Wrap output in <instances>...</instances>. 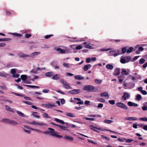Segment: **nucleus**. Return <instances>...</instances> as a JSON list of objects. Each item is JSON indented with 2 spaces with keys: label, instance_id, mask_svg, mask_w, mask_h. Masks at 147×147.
Listing matches in <instances>:
<instances>
[{
  "label": "nucleus",
  "instance_id": "63",
  "mask_svg": "<svg viewBox=\"0 0 147 147\" xmlns=\"http://www.w3.org/2000/svg\"><path fill=\"white\" fill-rule=\"evenodd\" d=\"M13 76L15 78H18L19 77L20 75L18 74H14L13 75Z\"/></svg>",
  "mask_w": 147,
  "mask_h": 147
},
{
  "label": "nucleus",
  "instance_id": "59",
  "mask_svg": "<svg viewBox=\"0 0 147 147\" xmlns=\"http://www.w3.org/2000/svg\"><path fill=\"white\" fill-rule=\"evenodd\" d=\"M76 104H78L83 105L84 104V102L83 100L79 101V102H76Z\"/></svg>",
  "mask_w": 147,
  "mask_h": 147
},
{
  "label": "nucleus",
  "instance_id": "31",
  "mask_svg": "<svg viewBox=\"0 0 147 147\" xmlns=\"http://www.w3.org/2000/svg\"><path fill=\"white\" fill-rule=\"evenodd\" d=\"M28 55L25 54L24 53H22L20 54V57H27L28 56Z\"/></svg>",
  "mask_w": 147,
  "mask_h": 147
},
{
  "label": "nucleus",
  "instance_id": "41",
  "mask_svg": "<svg viewBox=\"0 0 147 147\" xmlns=\"http://www.w3.org/2000/svg\"><path fill=\"white\" fill-rule=\"evenodd\" d=\"M90 128H91V129L92 130H93L94 131H96V129H97V128H96V127H95L93 126H90ZM98 129L100 130H101V128H99Z\"/></svg>",
  "mask_w": 147,
  "mask_h": 147
},
{
  "label": "nucleus",
  "instance_id": "54",
  "mask_svg": "<svg viewBox=\"0 0 147 147\" xmlns=\"http://www.w3.org/2000/svg\"><path fill=\"white\" fill-rule=\"evenodd\" d=\"M61 102L62 105L64 104L65 102V101L63 98H61Z\"/></svg>",
  "mask_w": 147,
  "mask_h": 147
},
{
  "label": "nucleus",
  "instance_id": "42",
  "mask_svg": "<svg viewBox=\"0 0 147 147\" xmlns=\"http://www.w3.org/2000/svg\"><path fill=\"white\" fill-rule=\"evenodd\" d=\"M142 97L140 94H138L136 97V99L140 101Z\"/></svg>",
  "mask_w": 147,
  "mask_h": 147
},
{
  "label": "nucleus",
  "instance_id": "38",
  "mask_svg": "<svg viewBox=\"0 0 147 147\" xmlns=\"http://www.w3.org/2000/svg\"><path fill=\"white\" fill-rule=\"evenodd\" d=\"M117 140L118 141L121 142H123L125 141H126V139L125 138H118L117 139Z\"/></svg>",
  "mask_w": 147,
  "mask_h": 147
},
{
  "label": "nucleus",
  "instance_id": "51",
  "mask_svg": "<svg viewBox=\"0 0 147 147\" xmlns=\"http://www.w3.org/2000/svg\"><path fill=\"white\" fill-rule=\"evenodd\" d=\"M32 36V35L30 34H27L25 35V37L26 38H28Z\"/></svg>",
  "mask_w": 147,
  "mask_h": 147
},
{
  "label": "nucleus",
  "instance_id": "21",
  "mask_svg": "<svg viewBox=\"0 0 147 147\" xmlns=\"http://www.w3.org/2000/svg\"><path fill=\"white\" fill-rule=\"evenodd\" d=\"M8 76V74L4 72H0V76L3 77H6Z\"/></svg>",
  "mask_w": 147,
  "mask_h": 147
},
{
  "label": "nucleus",
  "instance_id": "30",
  "mask_svg": "<svg viewBox=\"0 0 147 147\" xmlns=\"http://www.w3.org/2000/svg\"><path fill=\"white\" fill-rule=\"evenodd\" d=\"M11 40L9 38H5L2 39H0V42L1 41H7Z\"/></svg>",
  "mask_w": 147,
  "mask_h": 147
},
{
  "label": "nucleus",
  "instance_id": "40",
  "mask_svg": "<svg viewBox=\"0 0 147 147\" xmlns=\"http://www.w3.org/2000/svg\"><path fill=\"white\" fill-rule=\"evenodd\" d=\"M22 102L24 103H25L30 105H31L33 104V103L32 102L29 101H23Z\"/></svg>",
  "mask_w": 147,
  "mask_h": 147
},
{
  "label": "nucleus",
  "instance_id": "14",
  "mask_svg": "<svg viewBox=\"0 0 147 147\" xmlns=\"http://www.w3.org/2000/svg\"><path fill=\"white\" fill-rule=\"evenodd\" d=\"M5 107L7 111L12 113L14 112L13 109L10 107L9 106L7 105H5Z\"/></svg>",
  "mask_w": 147,
  "mask_h": 147
},
{
  "label": "nucleus",
  "instance_id": "34",
  "mask_svg": "<svg viewBox=\"0 0 147 147\" xmlns=\"http://www.w3.org/2000/svg\"><path fill=\"white\" fill-rule=\"evenodd\" d=\"M125 119H138L135 117H126Z\"/></svg>",
  "mask_w": 147,
  "mask_h": 147
},
{
  "label": "nucleus",
  "instance_id": "5",
  "mask_svg": "<svg viewBox=\"0 0 147 147\" xmlns=\"http://www.w3.org/2000/svg\"><path fill=\"white\" fill-rule=\"evenodd\" d=\"M52 123L53 124V125H55L56 126H58L61 129L68 130V129H66V128H67L68 127V123H65L66 125V126H63L59 125L53 123Z\"/></svg>",
  "mask_w": 147,
  "mask_h": 147
},
{
  "label": "nucleus",
  "instance_id": "4",
  "mask_svg": "<svg viewBox=\"0 0 147 147\" xmlns=\"http://www.w3.org/2000/svg\"><path fill=\"white\" fill-rule=\"evenodd\" d=\"M60 82L63 84V87L67 89H70L71 87L70 86L69 83L65 81L64 80H62L60 81Z\"/></svg>",
  "mask_w": 147,
  "mask_h": 147
},
{
  "label": "nucleus",
  "instance_id": "27",
  "mask_svg": "<svg viewBox=\"0 0 147 147\" xmlns=\"http://www.w3.org/2000/svg\"><path fill=\"white\" fill-rule=\"evenodd\" d=\"M66 115L67 116L71 117H75V115L74 114L69 113H67L66 114Z\"/></svg>",
  "mask_w": 147,
  "mask_h": 147
},
{
  "label": "nucleus",
  "instance_id": "29",
  "mask_svg": "<svg viewBox=\"0 0 147 147\" xmlns=\"http://www.w3.org/2000/svg\"><path fill=\"white\" fill-rule=\"evenodd\" d=\"M43 116L44 118H51V117L49 116L47 113H45L43 115Z\"/></svg>",
  "mask_w": 147,
  "mask_h": 147
},
{
  "label": "nucleus",
  "instance_id": "1",
  "mask_svg": "<svg viewBox=\"0 0 147 147\" xmlns=\"http://www.w3.org/2000/svg\"><path fill=\"white\" fill-rule=\"evenodd\" d=\"M48 129L49 130L45 131H43V133L45 134H51V136H55L57 138H62L63 136L59 135L57 134V132L55 131V130L51 128H49Z\"/></svg>",
  "mask_w": 147,
  "mask_h": 147
},
{
  "label": "nucleus",
  "instance_id": "58",
  "mask_svg": "<svg viewBox=\"0 0 147 147\" xmlns=\"http://www.w3.org/2000/svg\"><path fill=\"white\" fill-rule=\"evenodd\" d=\"M133 141V140L131 139H128L126 140L125 141V142H129L130 143L132 141Z\"/></svg>",
  "mask_w": 147,
  "mask_h": 147
},
{
  "label": "nucleus",
  "instance_id": "9",
  "mask_svg": "<svg viewBox=\"0 0 147 147\" xmlns=\"http://www.w3.org/2000/svg\"><path fill=\"white\" fill-rule=\"evenodd\" d=\"M81 90L80 89H74L69 91L70 93L75 94H79Z\"/></svg>",
  "mask_w": 147,
  "mask_h": 147
},
{
  "label": "nucleus",
  "instance_id": "26",
  "mask_svg": "<svg viewBox=\"0 0 147 147\" xmlns=\"http://www.w3.org/2000/svg\"><path fill=\"white\" fill-rule=\"evenodd\" d=\"M16 112L19 115V116L20 117H24L25 116V115H24V113L20 111H17Z\"/></svg>",
  "mask_w": 147,
  "mask_h": 147
},
{
  "label": "nucleus",
  "instance_id": "18",
  "mask_svg": "<svg viewBox=\"0 0 147 147\" xmlns=\"http://www.w3.org/2000/svg\"><path fill=\"white\" fill-rule=\"evenodd\" d=\"M64 138L65 140L71 141H72L74 140L73 138L72 137L68 136H65L64 137Z\"/></svg>",
  "mask_w": 147,
  "mask_h": 147
},
{
  "label": "nucleus",
  "instance_id": "32",
  "mask_svg": "<svg viewBox=\"0 0 147 147\" xmlns=\"http://www.w3.org/2000/svg\"><path fill=\"white\" fill-rule=\"evenodd\" d=\"M133 49V48L132 47H130L127 50V53H130L131 52Z\"/></svg>",
  "mask_w": 147,
  "mask_h": 147
},
{
  "label": "nucleus",
  "instance_id": "44",
  "mask_svg": "<svg viewBox=\"0 0 147 147\" xmlns=\"http://www.w3.org/2000/svg\"><path fill=\"white\" fill-rule=\"evenodd\" d=\"M40 52H35L34 53H33L31 54V55L32 56H34L36 55H37L38 54H40Z\"/></svg>",
  "mask_w": 147,
  "mask_h": 147
},
{
  "label": "nucleus",
  "instance_id": "39",
  "mask_svg": "<svg viewBox=\"0 0 147 147\" xmlns=\"http://www.w3.org/2000/svg\"><path fill=\"white\" fill-rule=\"evenodd\" d=\"M113 121L111 120H104V122L105 123H107L108 124H110Z\"/></svg>",
  "mask_w": 147,
  "mask_h": 147
},
{
  "label": "nucleus",
  "instance_id": "16",
  "mask_svg": "<svg viewBox=\"0 0 147 147\" xmlns=\"http://www.w3.org/2000/svg\"><path fill=\"white\" fill-rule=\"evenodd\" d=\"M104 96L106 98L108 99L109 98V94L107 92H104L102 93V97Z\"/></svg>",
  "mask_w": 147,
  "mask_h": 147
},
{
  "label": "nucleus",
  "instance_id": "35",
  "mask_svg": "<svg viewBox=\"0 0 147 147\" xmlns=\"http://www.w3.org/2000/svg\"><path fill=\"white\" fill-rule=\"evenodd\" d=\"M34 113H36L37 112H34V113L32 114V115L34 117H35L36 118L38 119L40 117V116L37 115H36L34 114Z\"/></svg>",
  "mask_w": 147,
  "mask_h": 147
},
{
  "label": "nucleus",
  "instance_id": "10",
  "mask_svg": "<svg viewBox=\"0 0 147 147\" xmlns=\"http://www.w3.org/2000/svg\"><path fill=\"white\" fill-rule=\"evenodd\" d=\"M30 123L32 125H38L39 126H44L46 125V124L44 123H38L35 122L34 121H33Z\"/></svg>",
  "mask_w": 147,
  "mask_h": 147
},
{
  "label": "nucleus",
  "instance_id": "43",
  "mask_svg": "<svg viewBox=\"0 0 147 147\" xmlns=\"http://www.w3.org/2000/svg\"><path fill=\"white\" fill-rule=\"evenodd\" d=\"M109 102L110 104L113 105L115 104V100H110L109 101Z\"/></svg>",
  "mask_w": 147,
  "mask_h": 147
},
{
  "label": "nucleus",
  "instance_id": "50",
  "mask_svg": "<svg viewBox=\"0 0 147 147\" xmlns=\"http://www.w3.org/2000/svg\"><path fill=\"white\" fill-rule=\"evenodd\" d=\"M0 87L3 90H7V88L5 85H4L2 86H0Z\"/></svg>",
  "mask_w": 147,
  "mask_h": 147
},
{
  "label": "nucleus",
  "instance_id": "55",
  "mask_svg": "<svg viewBox=\"0 0 147 147\" xmlns=\"http://www.w3.org/2000/svg\"><path fill=\"white\" fill-rule=\"evenodd\" d=\"M128 105L130 106L131 107L133 106V103L130 101H129L127 103Z\"/></svg>",
  "mask_w": 147,
  "mask_h": 147
},
{
  "label": "nucleus",
  "instance_id": "19",
  "mask_svg": "<svg viewBox=\"0 0 147 147\" xmlns=\"http://www.w3.org/2000/svg\"><path fill=\"white\" fill-rule=\"evenodd\" d=\"M60 78V76L57 74H55L53 76L52 79L53 80H58Z\"/></svg>",
  "mask_w": 147,
  "mask_h": 147
},
{
  "label": "nucleus",
  "instance_id": "20",
  "mask_svg": "<svg viewBox=\"0 0 147 147\" xmlns=\"http://www.w3.org/2000/svg\"><path fill=\"white\" fill-rule=\"evenodd\" d=\"M121 73L122 74L125 75H127L129 74V73L126 71L125 69H122V71Z\"/></svg>",
  "mask_w": 147,
  "mask_h": 147
},
{
  "label": "nucleus",
  "instance_id": "64",
  "mask_svg": "<svg viewBox=\"0 0 147 147\" xmlns=\"http://www.w3.org/2000/svg\"><path fill=\"white\" fill-rule=\"evenodd\" d=\"M6 46V44L4 43H0V47H5Z\"/></svg>",
  "mask_w": 147,
  "mask_h": 147
},
{
  "label": "nucleus",
  "instance_id": "53",
  "mask_svg": "<svg viewBox=\"0 0 147 147\" xmlns=\"http://www.w3.org/2000/svg\"><path fill=\"white\" fill-rule=\"evenodd\" d=\"M140 57L139 56H136L134 58H133L131 61H135L139 57Z\"/></svg>",
  "mask_w": 147,
  "mask_h": 147
},
{
  "label": "nucleus",
  "instance_id": "56",
  "mask_svg": "<svg viewBox=\"0 0 147 147\" xmlns=\"http://www.w3.org/2000/svg\"><path fill=\"white\" fill-rule=\"evenodd\" d=\"M91 62V59L90 58H86V63H89Z\"/></svg>",
  "mask_w": 147,
  "mask_h": 147
},
{
  "label": "nucleus",
  "instance_id": "6",
  "mask_svg": "<svg viewBox=\"0 0 147 147\" xmlns=\"http://www.w3.org/2000/svg\"><path fill=\"white\" fill-rule=\"evenodd\" d=\"M118 107H120L125 110L127 109V107L124 104L121 102H118L116 103Z\"/></svg>",
  "mask_w": 147,
  "mask_h": 147
},
{
  "label": "nucleus",
  "instance_id": "15",
  "mask_svg": "<svg viewBox=\"0 0 147 147\" xmlns=\"http://www.w3.org/2000/svg\"><path fill=\"white\" fill-rule=\"evenodd\" d=\"M74 78L75 79L78 80H80L83 79L84 77L80 75H76L75 76Z\"/></svg>",
  "mask_w": 147,
  "mask_h": 147
},
{
  "label": "nucleus",
  "instance_id": "7",
  "mask_svg": "<svg viewBox=\"0 0 147 147\" xmlns=\"http://www.w3.org/2000/svg\"><path fill=\"white\" fill-rule=\"evenodd\" d=\"M130 96L129 93L126 92H124L123 95L121 97V99L124 100H126L127 99L130 97Z\"/></svg>",
  "mask_w": 147,
  "mask_h": 147
},
{
  "label": "nucleus",
  "instance_id": "48",
  "mask_svg": "<svg viewBox=\"0 0 147 147\" xmlns=\"http://www.w3.org/2000/svg\"><path fill=\"white\" fill-rule=\"evenodd\" d=\"M53 36V34L46 35L45 36V38L46 39H48L50 38L51 36Z\"/></svg>",
  "mask_w": 147,
  "mask_h": 147
},
{
  "label": "nucleus",
  "instance_id": "60",
  "mask_svg": "<svg viewBox=\"0 0 147 147\" xmlns=\"http://www.w3.org/2000/svg\"><path fill=\"white\" fill-rule=\"evenodd\" d=\"M11 74H14L16 72V71L15 69H11Z\"/></svg>",
  "mask_w": 147,
  "mask_h": 147
},
{
  "label": "nucleus",
  "instance_id": "49",
  "mask_svg": "<svg viewBox=\"0 0 147 147\" xmlns=\"http://www.w3.org/2000/svg\"><path fill=\"white\" fill-rule=\"evenodd\" d=\"M95 81L97 84H100L101 83V80H99L96 79L95 80Z\"/></svg>",
  "mask_w": 147,
  "mask_h": 147
},
{
  "label": "nucleus",
  "instance_id": "62",
  "mask_svg": "<svg viewBox=\"0 0 147 147\" xmlns=\"http://www.w3.org/2000/svg\"><path fill=\"white\" fill-rule=\"evenodd\" d=\"M102 138L106 139L108 141L110 140V139L109 138H107L105 136L102 135Z\"/></svg>",
  "mask_w": 147,
  "mask_h": 147
},
{
  "label": "nucleus",
  "instance_id": "57",
  "mask_svg": "<svg viewBox=\"0 0 147 147\" xmlns=\"http://www.w3.org/2000/svg\"><path fill=\"white\" fill-rule=\"evenodd\" d=\"M82 48V46H81V45L78 46H77L76 48V49H78V50H80V49H81Z\"/></svg>",
  "mask_w": 147,
  "mask_h": 147
},
{
  "label": "nucleus",
  "instance_id": "52",
  "mask_svg": "<svg viewBox=\"0 0 147 147\" xmlns=\"http://www.w3.org/2000/svg\"><path fill=\"white\" fill-rule=\"evenodd\" d=\"M63 65L64 67H69V64L68 63H63Z\"/></svg>",
  "mask_w": 147,
  "mask_h": 147
},
{
  "label": "nucleus",
  "instance_id": "47",
  "mask_svg": "<svg viewBox=\"0 0 147 147\" xmlns=\"http://www.w3.org/2000/svg\"><path fill=\"white\" fill-rule=\"evenodd\" d=\"M90 117H100V115H90L89 116Z\"/></svg>",
  "mask_w": 147,
  "mask_h": 147
},
{
  "label": "nucleus",
  "instance_id": "25",
  "mask_svg": "<svg viewBox=\"0 0 147 147\" xmlns=\"http://www.w3.org/2000/svg\"><path fill=\"white\" fill-rule=\"evenodd\" d=\"M106 67L107 69L111 70L113 68V66L111 64H108L106 65Z\"/></svg>",
  "mask_w": 147,
  "mask_h": 147
},
{
  "label": "nucleus",
  "instance_id": "22",
  "mask_svg": "<svg viewBox=\"0 0 147 147\" xmlns=\"http://www.w3.org/2000/svg\"><path fill=\"white\" fill-rule=\"evenodd\" d=\"M123 58H124L126 61L127 63L129 62L130 60L131 59V58L129 56H126L124 57Z\"/></svg>",
  "mask_w": 147,
  "mask_h": 147
},
{
  "label": "nucleus",
  "instance_id": "45",
  "mask_svg": "<svg viewBox=\"0 0 147 147\" xmlns=\"http://www.w3.org/2000/svg\"><path fill=\"white\" fill-rule=\"evenodd\" d=\"M131 86V87H130V88H129V87H128V88H129V89H131V88H133L134 87L135 84L134 83L132 84V83H129L128 84V86Z\"/></svg>",
  "mask_w": 147,
  "mask_h": 147
},
{
  "label": "nucleus",
  "instance_id": "12",
  "mask_svg": "<svg viewBox=\"0 0 147 147\" xmlns=\"http://www.w3.org/2000/svg\"><path fill=\"white\" fill-rule=\"evenodd\" d=\"M120 69L119 68H116L114 73V75L116 76L119 75L120 73Z\"/></svg>",
  "mask_w": 147,
  "mask_h": 147
},
{
  "label": "nucleus",
  "instance_id": "37",
  "mask_svg": "<svg viewBox=\"0 0 147 147\" xmlns=\"http://www.w3.org/2000/svg\"><path fill=\"white\" fill-rule=\"evenodd\" d=\"M122 54H124L127 51L126 47H123L122 49Z\"/></svg>",
  "mask_w": 147,
  "mask_h": 147
},
{
  "label": "nucleus",
  "instance_id": "17",
  "mask_svg": "<svg viewBox=\"0 0 147 147\" xmlns=\"http://www.w3.org/2000/svg\"><path fill=\"white\" fill-rule=\"evenodd\" d=\"M56 50L57 51H59L61 54H64L65 53V50L59 48H57Z\"/></svg>",
  "mask_w": 147,
  "mask_h": 147
},
{
  "label": "nucleus",
  "instance_id": "36",
  "mask_svg": "<svg viewBox=\"0 0 147 147\" xmlns=\"http://www.w3.org/2000/svg\"><path fill=\"white\" fill-rule=\"evenodd\" d=\"M145 61V60L143 58L139 60V63L140 64H143Z\"/></svg>",
  "mask_w": 147,
  "mask_h": 147
},
{
  "label": "nucleus",
  "instance_id": "46",
  "mask_svg": "<svg viewBox=\"0 0 147 147\" xmlns=\"http://www.w3.org/2000/svg\"><path fill=\"white\" fill-rule=\"evenodd\" d=\"M57 122L60 123L61 124H64L65 123L63 121L61 120H55Z\"/></svg>",
  "mask_w": 147,
  "mask_h": 147
},
{
  "label": "nucleus",
  "instance_id": "13",
  "mask_svg": "<svg viewBox=\"0 0 147 147\" xmlns=\"http://www.w3.org/2000/svg\"><path fill=\"white\" fill-rule=\"evenodd\" d=\"M91 67V65L90 64H88L82 67L84 71H87L88 69L90 68Z\"/></svg>",
  "mask_w": 147,
  "mask_h": 147
},
{
  "label": "nucleus",
  "instance_id": "24",
  "mask_svg": "<svg viewBox=\"0 0 147 147\" xmlns=\"http://www.w3.org/2000/svg\"><path fill=\"white\" fill-rule=\"evenodd\" d=\"M21 79L23 81H25L27 78V76L25 75H22L21 76Z\"/></svg>",
  "mask_w": 147,
  "mask_h": 147
},
{
  "label": "nucleus",
  "instance_id": "3",
  "mask_svg": "<svg viewBox=\"0 0 147 147\" xmlns=\"http://www.w3.org/2000/svg\"><path fill=\"white\" fill-rule=\"evenodd\" d=\"M83 88L84 90H85L91 92L94 91V90L95 89V88L92 85H87L84 86ZM94 91H95L94 90Z\"/></svg>",
  "mask_w": 147,
  "mask_h": 147
},
{
  "label": "nucleus",
  "instance_id": "8",
  "mask_svg": "<svg viewBox=\"0 0 147 147\" xmlns=\"http://www.w3.org/2000/svg\"><path fill=\"white\" fill-rule=\"evenodd\" d=\"M110 52L112 53V55L114 57H116L120 54L119 51L118 50H112L110 51Z\"/></svg>",
  "mask_w": 147,
  "mask_h": 147
},
{
  "label": "nucleus",
  "instance_id": "33",
  "mask_svg": "<svg viewBox=\"0 0 147 147\" xmlns=\"http://www.w3.org/2000/svg\"><path fill=\"white\" fill-rule=\"evenodd\" d=\"M12 34L16 36L17 37H22V35L19 33H12Z\"/></svg>",
  "mask_w": 147,
  "mask_h": 147
},
{
  "label": "nucleus",
  "instance_id": "11",
  "mask_svg": "<svg viewBox=\"0 0 147 147\" xmlns=\"http://www.w3.org/2000/svg\"><path fill=\"white\" fill-rule=\"evenodd\" d=\"M42 106L45 107L46 108H51V107H56V105H52V104H49V105H47L45 104H42Z\"/></svg>",
  "mask_w": 147,
  "mask_h": 147
},
{
  "label": "nucleus",
  "instance_id": "23",
  "mask_svg": "<svg viewBox=\"0 0 147 147\" xmlns=\"http://www.w3.org/2000/svg\"><path fill=\"white\" fill-rule=\"evenodd\" d=\"M54 73L53 72H49L45 73V76H46L50 77L53 75Z\"/></svg>",
  "mask_w": 147,
  "mask_h": 147
},
{
  "label": "nucleus",
  "instance_id": "61",
  "mask_svg": "<svg viewBox=\"0 0 147 147\" xmlns=\"http://www.w3.org/2000/svg\"><path fill=\"white\" fill-rule=\"evenodd\" d=\"M49 91V89H44L42 90V92L44 93H47Z\"/></svg>",
  "mask_w": 147,
  "mask_h": 147
},
{
  "label": "nucleus",
  "instance_id": "28",
  "mask_svg": "<svg viewBox=\"0 0 147 147\" xmlns=\"http://www.w3.org/2000/svg\"><path fill=\"white\" fill-rule=\"evenodd\" d=\"M123 56H122L121 58H121L120 59L121 63L123 64H124L127 63L125 58H123Z\"/></svg>",
  "mask_w": 147,
  "mask_h": 147
},
{
  "label": "nucleus",
  "instance_id": "2",
  "mask_svg": "<svg viewBox=\"0 0 147 147\" xmlns=\"http://www.w3.org/2000/svg\"><path fill=\"white\" fill-rule=\"evenodd\" d=\"M2 121L4 123H8L11 125H16L18 124L17 122L13 120H2Z\"/></svg>",
  "mask_w": 147,
  "mask_h": 147
}]
</instances>
